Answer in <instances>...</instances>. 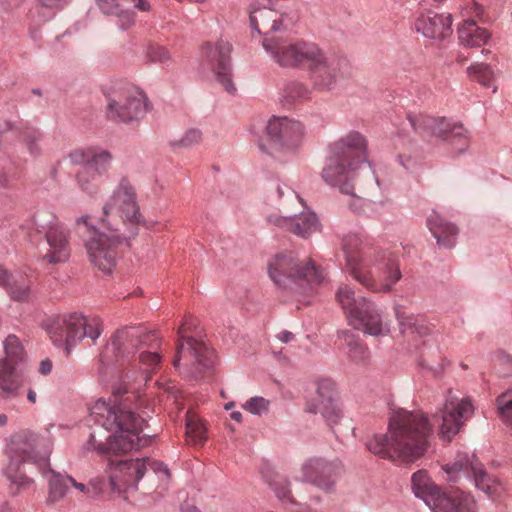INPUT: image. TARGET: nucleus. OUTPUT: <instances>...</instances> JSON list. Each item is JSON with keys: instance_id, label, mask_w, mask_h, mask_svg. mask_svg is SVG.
Listing matches in <instances>:
<instances>
[{"instance_id": "obj_2", "label": "nucleus", "mask_w": 512, "mask_h": 512, "mask_svg": "<svg viewBox=\"0 0 512 512\" xmlns=\"http://www.w3.org/2000/svg\"><path fill=\"white\" fill-rule=\"evenodd\" d=\"M262 46L279 66L307 70L312 87L317 91L334 90L339 81L350 73V62L346 56L325 51L314 42L264 40Z\"/></svg>"}, {"instance_id": "obj_9", "label": "nucleus", "mask_w": 512, "mask_h": 512, "mask_svg": "<svg viewBox=\"0 0 512 512\" xmlns=\"http://www.w3.org/2000/svg\"><path fill=\"white\" fill-rule=\"evenodd\" d=\"M114 212H117L121 223L114 225L125 231L126 237H136L139 234L140 226L144 225L145 218L141 214L137 202V193L133 184L128 178H122L113 189L111 195L103 206L104 218L112 223Z\"/></svg>"}, {"instance_id": "obj_64", "label": "nucleus", "mask_w": 512, "mask_h": 512, "mask_svg": "<svg viewBox=\"0 0 512 512\" xmlns=\"http://www.w3.org/2000/svg\"><path fill=\"white\" fill-rule=\"evenodd\" d=\"M9 6V0H0V8L6 9Z\"/></svg>"}, {"instance_id": "obj_41", "label": "nucleus", "mask_w": 512, "mask_h": 512, "mask_svg": "<svg viewBox=\"0 0 512 512\" xmlns=\"http://www.w3.org/2000/svg\"><path fill=\"white\" fill-rule=\"evenodd\" d=\"M496 407L500 420L512 428V390H507L496 398Z\"/></svg>"}, {"instance_id": "obj_48", "label": "nucleus", "mask_w": 512, "mask_h": 512, "mask_svg": "<svg viewBox=\"0 0 512 512\" xmlns=\"http://www.w3.org/2000/svg\"><path fill=\"white\" fill-rule=\"evenodd\" d=\"M291 217L292 216H283L277 212H272V213L267 214L266 222L269 225L280 229L281 231L289 232L290 223L292 221Z\"/></svg>"}, {"instance_id": "obj_63", "label": "nucleus", "mask_w": 512, "mask_h": 512, "mask_svg": "<svg viewBox=\"0 0 512 512\" xmlns=\"http://www.w3.org/2000/svg\"><path fill=\"white\" fill-rule=\"evenodd\" d=\"M7 423V416L5 414H0V426H4Z\"/></svg>"}, {"instance_id": "obj_1", "label": "nucleus", "mask_w": 512, "mask_h": 512, "mask_svg": "<svg viewBox=\"0 0 512 512\" xmlns=\"http://www.w3.org/2000/svg\"><path fill=\"white\" fill-rule=\"evenodd\" d=\"M145 401L134 393L120 400L98 399L90 408V417L96 426L83 449L105 455L126 453L145 446L148 440L140 437L148 417V411L142 409Z\"/></svg>"}, {"instance_id": "obj_8", "label": "nucleus", "mask_w": 512, "mask_h": 512, "mask_svg": "<svg viewBox=\"0 0 512 512\" xmlns=\"http://www.w3.org/2000/svg\"><path fill=\"white\" fill-rule=\"evenodd\" d=\"M195 327L194 319L186 316L178 328L177 356L173 362L176 369L190 379H198L202 374L213 367L215 355L204 341L185 334Z\"/></svg>"}, {"instance_id": "obj_11", "label": "nucleus", "mask_w": 512, "mask_h": 512, "mask_svg": "<svg viewBox=\"0 0 512 512\" xmlns=\"http://www.w3.org/2000/svg\"><path fill=\"white\" fill-rule=\"evenodd\" d=\"M336 299L343 308L348 322L357 330L371 336H384L390 332L375 304L364 297L355 298L354 290L343 285L336 292Z\"/></svg>"}, {"instance_id": "obj_56", "label": "nucleus", "mask_w": 512, "mask_h": 512, "mask_svg": "<svg viewBox=\"0 0 512 512\" xmlns=\"http://www.w3.org/2000/svg\"><path fill=\"white\" fill-rule=\"evenodd\" d=\"M397 159H398L399 164L404 169H406V170H411L412 169L414 162H413V160L410 157L405 158L404 156L399 155Z\"/></svg>"}, {"instance_id": "obj_52", "label": "nucleus", "mask_w": 512, "mask_h": 512, "mask_svg": "<svg viewBox=\"0 0 512 512\" xmlns=\"http://www.w3.org/2000/svg\"><path fill=\"white\" fill-rule=\"evenodd\" d=\"M276 193L279 199H282L284 196H286L289 200H294L304 205L302 198L291 187H289L286 184H277Z\"/></svg>"}, {"instance_id": "obj_36", "label": "nucleus", "mask_w": 512, "mask_h": 512, "mask_svg": "<svg viewBox=\"0 0 512 512\" xmlns=\"http://www.w3.org/2000/svg\"><path fill=\"white\" fill-rule=\"evenodd\" d=\"M72 0H35V6L30 10V16L36 21H47L54 15L55 9H62Z\"/></svg>"}, {"instance_id": "obj_25", "label": "nucleus", "mask_w": 512, "mask_h": 512, "mask_svg": "<svg viewBox=\"0 0 512 512\" xmlns=\"http://www.w3.org/2000/svg\"><path fill=\"white\" fill-rule=\"evenodd\" d=\"M301 472L304 482L312 483L322 490L330 491L341 472V466L323 458L313 457L303 463Z\"/></svg>"}, {"instance_id": "obj_29", "label": "nucleus", "mask_w": 512, "mask_h": 512, "mask_svg": "<svg viewBox=\"0 0 512 512\" xmlns=\"http://www.w3.org/2000/svg\"><path fill=\"white\" fill-rule=\"evenodd\" d=\"M334 394L335 384L333 381L328 379L319 381L317 384V402L309 408L312 413H320L330 427L337 424L341 417L340 410L335 403Z\"/></svg>"}, {"instance_id": "obj_57", "label": "nucleus", "mask_w": 512, "mask_h": 512, "mask_svg": "<svg viewBox=\"0 0 512 512\" xmlns=\"http://www.w3.org/2000/svg\"><path fill=\"white\" fill-rule=\"evenodd\" d=\"M277 338L282 342V343H289L290 341H292L294 339V334L291 333L290 331H287V330H283L281 331L278 335H277Z\"/></svg>"}, {"instance_id": "obj_44", "label": "nucleus", "mask_w": 512, "mask_h": 512, "mask_svg": "<svg viewBox=\"0 0 512 512\" xmlns=\"http://www.w3.org/2000/svg\"><path fill=\"white\" fill-rule=\"evenodd\" d=\"M203 139L202 131L198 128H189L187 129L181 138L175 141L173 144L175 146L190 148L192 146L198 145L201 143Z\"/></svg>"}, {"instance_id": "obj_45", "label": "nucleus", "mask_w": 512, "mask_h": 512, "mask_svg": "<svg viewBox=\"0 0 512 512\" xmlns=\"http://www.w3.org/2000/svg\"><path fill=\"white\" fill-rule=\"evenodd\" d=\"M146 58L151 63L167 64L171 60V55L165 47L152 45L146 50Z\"/></svg>"}, {"instance_id": "obj_55", "label": "nucleus", "mask_w": 512, "mask_h": 512, "mask_svg": "<svg viewBox=\"0 0 512 512\" xmlns=\"http://www.w3.org/2000/svg\"><path fill=\"white\" fill-rule=\"evenodd\" d=\"M52 371V362L49 359H44L40 362L39 372L42 375H48Z\"/></svg>"}, {"instance_id": "obj_12", "label": "nucleus", "mask_w": 512, "mask_h": 512, "mask_svg": "<svg viewBox=\"0 0 512 512\" xmlns=\"http://www.w3.org/2000/svg\"><path fill=\"white\" fill-rule=\"evenodd\" d=\"M267 271L272 282L280 289L319 284L322 279L315 265L309 260L302 263L293 252L279 253L271 257Z\"/></svg>"}, {"instance_id": "obj_51", "label": "nucleus", "mask_w": 512, "mask_h": 512, "mask_svg": "<svg viewBox=\"0 0 512 512\" xmlns=\"http://www.w3.org/2000/svg\"><path fill=\"white\" fill-rule=\"evenodd\" d=\"M276 496L280 500H290V489L287 479L281 477L272 484Z\"/></svg>"}, {"instance_id": "obj_43", "label": "nucleus", "mask_w": 512, "mask_h": 512, "mask_svg": "<svg viewBox=\"0 0 512 512\" xmlns=\"http://www.w3.org/2000/svg\"><path fill=\"white\" fill-rule=\"evenodd\" d=\"M242 407L252 415L261 416L269 411L270 401L261 396H254L248 399Z\"/></svg>"}, {"instance_id": "obj_14", "label": "nucleus", "mask_w": 512, "mask_h": 512, "mask_svg": "<svg viewBox=\"0 0 512 512\" xmlns=\"http://www.w3.org/2000/svg\"><path fill=\"white\" fill-rule=\"evenodd\" d=\"M4 354V358L0 359V397L15 398L23 386L28 357L15 335L5 339Z\"/></svg>"}, {"instance_id": "obj_27", "label": "nucleus", "mask_w": 512, "mask_h": 512, "mask_svg": "<svg viewBox=\"0 0 512 512\" xmlns=\"http://www.w3.org/2000/svg\"><path fill=\"white\" fill-rule=\"evenodd\" d=\"M452 17L433 11L420 13L414 21V30L431 40H441L451 34Z\"/></svg>"}, {"instance_id": "obj_23", "label": "nucleus", "mask_w": 512, "mask_h": 512, "mask_svg": "<svg viewBox=\"0 0 512 512\" xmlns=\"http://www.w3.org/2000/svg\"><path fill=\"white\" fill-rule=\"evenodd\" d=\"M147 471L146 459H129L110 462L109 479L113 490L137 488Z\"/></svg>"}, {"instance_id": "obj_40", "label": "nucleus", "mask_w": 512, "mask_h": 512, "mask_svg": "<svg viewBox=\"0 0 512 512\" xmlns=\"http://www.w3.org/2000/svg\"><path fill=\"white\" fill-rule=\"evenodd\" d=\"M468 75L484 87H490L495 73L489 64L474 63L467 68Z\"/></svg>"}, {"instance_id": "obj_47", "label": "nucleus", "mask_w": 512, "mask_h": 512, "mask_svg": "<svg viewBox=\"0 0 512 512\" xmlns=\"http://www.w3.org/2000/svg\"><path fill=\"white\" fill-rule=\"evenodd\" d=\"M23 137L27 143V147L30 153L33 155H38L40 153L38 142L42 138L41 132L35 128H26L23 133Z\"/></svg>"}, {"instance_id": "obj_37", "label": "nucleus", "mask_w": 512, "mask_h": 512, "mask_svg": "<svg viewBox=\"0 0 512 512\" xmlns=\"http://www.w3.org/2000/svg\"><path fill=\"white\" fill-rule=\"evenodd\" d=\"M387 204L388 202L384 200L375 202L368 199L356 198L349 207L352 211L362 213L367 217L380 218Z\"/></svg>"}, {"instance_id": "obj_35", "label": "nucleus", "mask_w": 512, "mask_h": 512, "mask_svg": "<svg viewBox=\"0 0 512 512\" xmlns=\"http://www.w3.org/2000/svg\"><path fill=\"white\" fill-rule=\"evenodd\" d=\"M40 472L43 475L49 473L51 475L49 479V497L50 502H57L64 498L69 490L71 478L69 475H63L50 469L49 464L44 467Z\"/></svg>"}, {"instance_id": "obj_21", "label": "nucleus", "mask_w": 512, "mask_h": 512, "mask_svg": "<svg viewBox=\"0 0 512 512\" xmlns=\"http://www.w3.org/2000/svg\"><path fill=\"white\" fill-rule=\"evenodd\" d=\"M249 22L252 34L263 36L264 40L283 41L282 39L269 38L271 33L282 32L288 28V15L267 6H251Z\"/></svg>"}, {"instance_id": "obj_15", "label": "nucleus", "mask_w": 512, "mask_h": 512, "mask_svg": "<svg viewBox=\"0 0 512 512\" xmlns=\"http://www.w3.org/2000/svg\"><path fill=\"white\" fill-rule=\"evenodd\" d=\"M34 224L39 233L45 234L49 246L44 259L50 264L66 262L71 251L69 230L54 215H50L47 222L44 223L43 215L39 213L35 216Z\"/></svg>"}, {"instance_id": "obj_60", "label": "nucleus", "mask_w": 512, "mask_h": 512, "mask_svg": "<svg viewBox=\"0 0 512 512\" xmlns=\"http://www.w3.org/2000/svg\"><path fill=\"white\" fill-rule=\"evenodd\" d=\"M230 418L236 422H241L242 420V414L240 411H233L231 414H230Z\"/></svg>"}, {"instance_id": "obj_26", "label": "nucleus", "mask_w": 512, "mask_h": 512, "mask_svg": "<svg viewBox=\"0 0 512 512\" xmlns=\"http://www.w3.org/2000/svg\"><path fill=\"white\" fill-rule=\"evenodd\" d=\"M40 446L38 438L30 432L19 434L12 438L9 445L10 460H16L19 463L33 462L39 470L48 465L50 451L46 450L40 454L36 448Z\"/></svg>"}, {"instance_id": "obj_18", "label": "nucleus", "mask_w": 512, "mask_h": 512, "mask_svg": "<svg viewBox=\"0 0 512 512\" xmlns=\"http://www.w3.org/2000/svg\"><path fill=\"white\" fill-rule=\"evenodd\" d=\"M442 470L449 481L457 482L465 477L473 481L476 488L490 495L491 479L474 455L459 452L452 463L442 466Z\"/></svg>"}, {"instance_id": "obj_54", "label": "nucleus", "mask_w": 512, "mask_h": 512, "mask_svg": "<svg viewBox=\"0 0 512 512\" xmlns=\"http://www.w3.org/2000/svg\"><path fill=\"white\" fill-rule=\"evenodd\" d=\"M13 275L0 265V287L7 289L13 280Z\"/></svg>"}, {"instance_id": "obj_28", "label": "nucleus", "mask_w": 512, "mask_h": 512, "mask_svg": "<svg viewBox=\"0 0 512 512\" xmlns=\"http://www.w3.org/2000/svg\"><path fill=\"white\" fill-rule=\"evenodd\" d=\"M96 3L103 14L119 18L121 29H126L134 23V8L140 11L150 9L146 0H96Z\"/></svg>"}, {"instance_id": "obj_31", "label": "nucleus", "mask_w": 512, "mask_h": 512, "mask_svg": "<svg viewBox=\"0 0 512 512\" xmlns=\"http://www.w3.org/2000/svg\"><path fill=\"white\" fill-rule=\"evenodd\" d=\"M394 311L402 334L423 337L430 333L431 328L423 315L409 313L402 305H396Z\"/></svg>"}, {"instance_id": "obj_61", "label": "nucleus", "mask_w": 512, "mask_h": 512, "mask_svg": "<svg viewBox=\"0 0 512 512\" xmlns=\"http://www.w3.org/2000/svg\"><path fill=\"white\" fill-rule=\"evenodd\" d=\"M182 512H200L198 508L195 506L187 505L182 508Z\"/></svg>"}, {"instance_id": "obj_30", "label": "nucleus", "mask_w": 512, "mask_h": 512, "mask_svg": "<svg viewBox=\"0 0 512 512\" xmlns=\"http://www.w3.org/2000/svg\"><path fill=\"white\" fill-rule=\"evenodd\" d=\"M427 226L439 246L451 248L455 245L458 228L446 222L436 211L427 217Z\"/></svg>"}, {"instance_id": "obj_62", "label": "nucleus", "mask_w": 512, "mask_h": 512, "mask_svg": "<svg viewBox=\"0 0 512 512\" xmlns=\"http://www.w3.org/2000/svg\"><path fill=\"white\" fill-rule=\"evenodd\" d=\"M0 512H11V507L8 502H4L1 504Z\"/></svg>"}, {"instance_id": "obj_19", "label": "nucleus", "mask_w": 512, "mask_h": 512, "mask_svg": "<svg viewBox=\"0 0 512 512\" xmlns=\"http://www.w3.org/2000/svg\"><path fill=\"white\" fill-rule=\"evenodd\" d=\"M266 130L271 140L285 150L297 149L305 137L303 124L286 116L272 117L267 123Z\"/></svg>"}, {"instance_id": "obj_58", "label": "nucleus", "mask_w": 512, "mask_h": 512, "mask_svg": "<svg viewBox=\"0 0 512 512\" xmlns=\"http://www.w3.org/2000/svg\"><path fill=\"white\" fill-rule=\"evenodd\" d=\"M470 14L480 17L484 11L483 7L477 3H473L470 7Z\"/></svg>"}, {"instance_id": "obj_3", "label": "nucleus", "mask_w": 512, "mask_h": 512, "mask_svg": "<svg viewBox=\"0 0 512 512\" xmlns=\"http://www.w3.org/2000/svg\"><path fill=\"white\" fill-rule=\"evenodd\" d=\"M431 434L432 425L424 413L401 409L391 415L388 433L374 435L366 448L381 458L414 462L426 453Z\"/></svg>"}, {"instance_id": "obj_34", "label": "nucleus", "mask_w": 512, "mask_h": 512, "mask_svg": "<svg viewBox=\"0 0 512 512\" xmlns=\"http://www.w3.org/2000/svg\"><path fill=\"white\" fill-rule=\"evenodd\" d=\"M3 475L9 481L10 493L14 496L34 484V480L21 470V463L13 459L4 468Z\"/></svg>"}, {"instance_id": "obj_50", "label": "nucleus", "mask_w": 512, "mask_h": 512, "mask_svg": "<svg viewBox=\"0 0 512 512\" xmlns=\"http://www.w3.org/2000/svg\"><path fill=\"white\" fill-rule=\"evenodd\" d=\"M68 480L70 481V485L76 488L82 494L93 496L98 493L97 485L99 481L97 479L91 480L88 485L77 482L73 477L69 478Z\"/></svg>"}, {"instance_id": "obj_59", "label": "nucleus", "mask_w": 512, "mask_h": 512, "mask_svg": "<svg viewBox=\"0 0 512 512\" xmlns=\"http://www.w3.org/2000/svg\"><path fill=\"white\" fill-rule=\"evenodd\" d=\"M27 399L31 402V403H36V400H37V395H36V392L32 389H29L28 390V393H27Z\"/></svg>"}, {"instance_id": "obj_38", "label": "nucleus", "mask_w": 512, "mask_h": 512, "mask_svg": "<svg viewBox=\"0 0 512 512\" xmlns=\"http://www.w3.org/2000/svg\"><path fill=\"white\" fill-rule=\"evenodd\" d=\"M101 178L100 175L94 174V172L83 167L82 170L78 171L75 175V181L77 187L84 193L94 196L100 192V186L97 181Z\"/></svg>"}, {"instance_id": "obj_4", "label": "nucleus", "mask_w": 512, "mask_h": 512, "mask_svg": "<svg viewBox=\"0 0 512 512\" xmlns=\"http://www.w3.org/2000/svg\"><path fill=\"white\" fill-rule=\"evenodd\" d=\"M160 338L154 331L143 326H126L116 331L105 348L106 354H113L115 362L139 365V375L134 377L126 374L125 378L146 383L151 371L160 363L161 356L157 352Z\"/></svg>"}, {"instance_id": "obj_17", "label": "nucleus", "mask_w": 512, "mask_h": 512, "mask_svg": "<svg viewBox=\"0 0 512 512\" xmlns=\"http://www.w3.org/2000/svg\"><path fill=\"white\" fill-rule=\"evenodd\" d=\"M409 120L416 131L423 126L436 137L450 141L453 153L456 155L464 153L469 148V132L461 123L451 122L441 117L424 116L418 120L420 124L417 126L414 119L409 118Z\"/></svg>"}, {"instance_id": "obj_39", "label": "nucleus", "mask_w": 512, "mask_h": 512, "mask_svg": "<svg viewBox=\"0 0 512 512\" xmlns=\"http://www.w3.org/2000/svg\"><path fill=\"white\" fill-rule=\"evenodd\" d=\"M338 336L343 341L347 348V354L353 361H360L366 357V348L354 334L349 331H340Z\"/></svg>"}, {"instance_id": "obj_16", "label": "nucleus", "mask_w": 512, "mask_h": 512, "mask_svg": "<svg viewBox=\"0 0 512 512\" xmlns=\"http://www.w3.org/2000/svg\"><path fill=\"white\" fill-rule=\"evenodd\" d=\"M440 413V435L443 439L451 440L472 417L474 406L468 397H460L458 392L448 390Z\"/></svg>"}, {"instance_id": "obj_49", "label": "nucleus", "mask_w": 512, "mask_h": 512, "mask_svg": "<svg viewBox=\"0 0 512 512\" xmlns=\"http://www.w3.org/2000/svg\"><path fill=\"white\" fill-rule=\"evenodd\" d=\"M6 290L13 300L24 301L28 299L29 287L24 284H17L14 279Z\"/></svg>"}, {"instance_id": "obj_7", "label": "nucleus", "mask_w": 512, "mask_h": 512, "mask_svg": "<svg viewBox=\"0 0 512 512\" xmlns=\"http://www.w3.org/2000/svg\"><path fill=\"white\" fill-rule=\"evenodd\" d=\"M77 225H83L85 247L91 263L104 273H110L116 265L118 246L135 237H126L125 231L114 227L106 219H101L98 226L89 223V216L76 219Z\"/></svg>"}, {"instance_id": "obj_32", "label": "nucleus", "mask_w": 512, "mask_h": 512, "mask_svg": "<svg viewBox=\"0 0 512 512\" xmlns=\"http://www.w3.org/2000/svg\"><path fill=\"white\" fill-rule=\"evenodd\" d=\"M460 43L468 48H478L485 45L490 39V33L479 27L472 19L465 20L457 30Z\"/></svg>"}, {"instance_id": "obj_24", "label": "nucleus", "mask_w": 512, "mask_h": 512, "mask_svg": "<svg viewBox=\"0 0 512 512\" xmlns=\"http://www.w3.org/2000/svg\"><path fill=\"white\" fill-rule=\"evenodd\" d=\"M231 45L226 41H219L216 44L207 43L203 51L207 61L211 65L217 80L229 93H234L236 87L231 78L230 53Z\"/></svg>"}, {"instance_id": "obj_42", "label": "nucleus", "mask_w": 512, "mask_h": 512, "mask_svg": "<svg viewBox=\"0 0 512 512\" xmlns=\"http://www.w3.org/2000/svg\"><path fill=\"white\" fill-rule=\"evenodd\" d=\"M186 436L193 444H202L206 440V428L204 424L194 417L187 418Z\"/></svg>"}, {"instance_id": "obj_13", "label": "nucleus", "mask_w": 512, "mask_h": 512, "mask_svg": "<svg viewBox=\"0 0 512 512\" xmlns=\"http://www.w3.org/2000/svg\"><path fill=\"white\" fill-rule=\"evenodd\" d=\"M102 322L99 317L85 316L73 312L57 318L48 328V333L55 345H63L66 354L84 338L97 340L102 333Z\"/></svg>"}, {"instance_id": "obj_6", "label": "nucleus", "mask_w": 512, "mask_h": 512, "mask_svg": "<svg viewBox=\"0 0 512 512\" xmlns=\"http://www.w3.org/2000/svg\"><path fill=\"white\" fill-rule=\"evenodd\" d=\"M346 268L362 286L374 293L390 292L401 279L396 255L389 250L368 249L353 254L344 244Z\"/></svg>"}, {"instance_id": "obj_33", "label": "nucleus", "mask_w": 512, "mask_h": 512, "mask_svg": "<svg viewBox=\"0 0 512 512\" xmlns=\"http://www.w3.org/2000/svg\"><path fill=\"white\" fill-rule=\"evenodd\" d=\"M291 220L289 232L298 237L307 238L320 228L317 215L310 210L293 215Z\"/></svg>"}, {"instance_id": "obj_20", "label": "nucleus", "mask_w": 512, "mask_h": 512, "mask_svg": "<svg viewBox=\"0 0 512 512\" xmlns=\"http://www.w3.org/2000/svg\"><path fill=\"white\" fill-rule=\"evenodd\" d=\"M147 111L145 95L136 89L125 91L118 100L108 102L107 116L110 119L128 123L140 119Z\"/></svg>"}, {"instance_id": "obj_46", "label": "nucleus", "mask_w": 512, "mask_h": 512, "mask_svg": "<svg viewBox=\"0 0 512 512\" xmlns=\"http://www.w3.org/2000/svg\"><path fill=\"white\" fill-rule=\"evenodd\" d=\"M309 95V89L301 82H290L284 88V96L291 100L306 99Z\"/></svg>"}, {"instance_id": "obj_53", "label": "nucleus", "mask_w": 512, "mask_h": 512, "mask_svg": "<svg viewBox=\"0 0 512 512\" xmlns=\"http://www.w3.org/2000/svg\"><path fill=\"white\" fill-rule=\"evenodd\" d=\"M146 464L154 473L162 474L165 479L170 477V471L163 462L146 459Z\"/></svg>"}, {"instance_id": "obj_10", "label": "nucleus", "mask_w": 512, "mask_h": 512, "mask_svg": "<svg viewBox=\"0 0 512 512\" xmlns=\"http://www.w3.org/2000/svg\"><path fill=\"white\" fill-rule=\"evenodd\" d=\"M411 482L415 497L423 500L432 512H477L476 501L470 494L442 491L424 470L415 472Z\"/></svg>"}, {"instance_id": "obj_5", "label": "nucleus", "mask_w": 512, "mask_h": 512, "mask_svg": "<svg viewBox=\"0 0 512 512\" xmlns=\"http://www.w3.org/2000/svg\"><path fill=\"white\" fill-rule=\"evenodd\" d=\"M368 141L352 130L329 145L321 172L322 180L342 194L355 197L353 180L361 164L367 161Z\"/></svg>"}, {"instance_id": "obj_22", "label": "nucleus", "mask_w": 512, "mask_h": 512, "mask_svg": "<svg viewBox=\"0 0 512 512\" xmlns=\"http://www.w3.org/2000/svg\"><path fill=\"white\" fill-rule=\"evenodd\" d=\"M68 158L73 165L82 166L96 175L105 176L112 167L113 155L99 145H88L71 150Z\"/></svg>"}]
</instances>
